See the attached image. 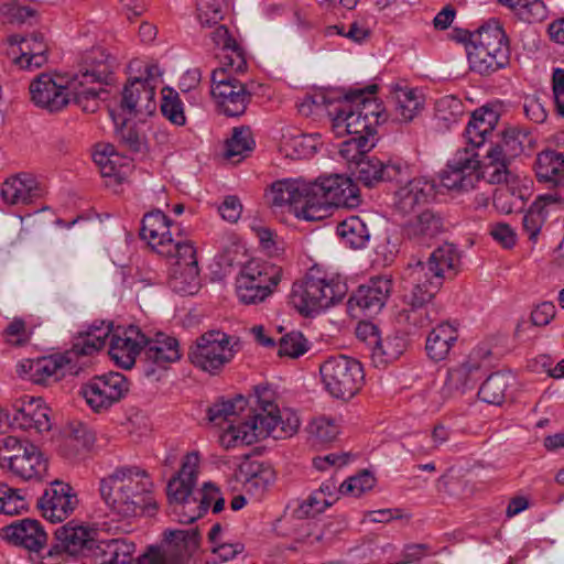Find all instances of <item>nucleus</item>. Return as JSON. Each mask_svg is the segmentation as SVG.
Returning <instances> with one entry per match:
<instances>
[{
	"label": "nucleus",
	"mask_w": 564,
	"mask_h": 564,
	"mask_svg": "<svg viewBox=\"0 0 564 564\" xmlns=\"http://www.w3.org/2000/svg\"><path fill=\"white\" fill-rule=\"evenodd\" d=\"M333 505V500L322 497L321 492H312L307 498L297 500L292 507V516L296 519L313 518Z\"/></svg>",
	"instance_id": "nucleus-58"
},
{
	"label": "nucleus",
	"mask_w": 564,
	"mask_h": 564,
	"mask_svg": "<svg viewBox=\"0 0 564 564\" xmlns=\"http://www.w3.org/2000/svg\"><path fill=\"white\" fill-rule=\"evenodd\" d=\"M325 390L336 399L349 400L361 389L365 380L362 365L350 357H329L319 367Z\"/></svg>",
	"instance_id": "nucleus-8"
},
{
	"label": "nucleus",
	"mask_w": 564,
	"mask_h": 564,
	"mask_svg": "<svg viewBox=\"0 0 564 564\" xmlns=\"http://www.w3.org/2000/svg\"><path fill=\"white\" fill-rule=\"evenodd\" d=\"M154 97V85L142 77H134L129 79L123 87L120 109L129 117L151 115L156 108Z\"/></svg>",
	"instance_id": "nucleus-26"
},
{
	"label": "nucleus",
	"mask_w": 564,
	"mask_h": 564,
	"mask_svg": "<svg viewBox=\"0 0 564 564\" xmlns=\"http://www.w3.org/2000/svg\"><path fill=\"white\" fill-rule=\"evenodd\" d=\"M481 163L474 148L458 149L441 173V184L447 189L467 192L480 177Z\"/></svg>",
	"instance_id": "nucleus-18"
},
{
	"label": "nucleus",
	"mask_w": 564,
	"mask_h": 564,
	"mask_svg": "<svg viewBox=\"0 0 564 564\" xmlns=\"http://www.w3.org/2000/svg\"><path fill=\"white\" fill-rule=\"evenodd\" d=\"M169 283L174 292L181 295H193L200 288L199 268L172 267Z\"/></svg>",
	"instance_id": "nucleus-51"
},
{
	"label": "nucleus",
	"mask_w": 564,
	"mask_h": 564,
	"mask_svg": "<svg viewBox=\"0 0 564 564\" xmlns=\"http://www.w3.org/2000/svg\"><path fill=\"white\" fill-rule=\"evenodd\" d=\"M161 112L162 115L175 126H184L186 117L184 113L183 101L177 91L170 87L162 90Z\"/></svg>",
	"instance_id": "nucleus-57"
},
{
	"label": "nucleus",
	"mask_w": 564,
	"mask_h": 564,
	"mask_svg": "<svg viewBox=\"0 0 564 564\" xmlns=\"http://www.w3.org/2000/svg\"><path fill=\"white\" fill-rule=\"evenodd\" d=\"M73 78L42 73L29 86L32 102L51 113L63 110L70 101V90L76 89Z\"/></svg>",
	"instance_id": "nucleus-14"
},
{
	"label": "nucleus",
	"mask_w": 564,
	"mask_h": 564,
	"mask_svg": "<svg viewBox=\"0 0 564 564\" xmlns=\"http://www.w3.org/2000/svg\"><path fill=\"white\" fill-rule=\"evenodd\" d=\"M3 540L39 555L47 544V533L39 520L25 518L15 520L0 530Z\"/></svg>",
	"instance_id": "nucleus-25"
},
{
	"label": "nucleus",
	"mask_w": 564,
	"mask_h": 564,
	"mask_svg": "<svg viewBox=\"0 0 564 564\" xmlns=\"http://www.w3.org/2000/svg\"><path fill=\"white\" fill-rule=\"evenodd\" d=\"M355 333L359 340L371 348V361L377 368H384L401 354V349H390V339H382L379 326L372 323L371 319H360Z\"/></svg>",
	"instance_id": "nucleus-29"
},
{
	"label": "nucleus",
	"mask_w": 564,
	"mask_h": 564,
	"mask_svg": "<svg viewBox=\"0 0 564 564\" xmlns=\"http://www.w3.org/2000/svg\"><path fill=\"white\" fill-rule=\"evenodd\" d=\"M238 350V338L220 330H209L195 340L187 356L195 367L216 375L234 359Z\"/></svg>",
	"instance_id": "nucleus-6"
},
{
	"label": "nucleus",
	"mask_w": 564,
	"mask_h": 564,
	"mask_svg": "<svg viewBox=\"0 0 564 564\" xmlns=\"http://www.w3.org/2000/svg\"><path fill=\"white\" fill-rule=\"evenodd\" d=\"M135 545L122 539L98 541L93 549V564H140L133 563Z\"/></svg>",
	"instance_id": "nucleus-34"
},
{
	"label": "nucleus",
	"mask_w": 564,
	"mask_h": 564,
	"mask_svg": "<svg viewBox=\"0 0 564 564\" xmlns=\"http://www.w3.org/2000/svg\"><path fill=\"white\" fill-rule=\"evenodd\" d=\"M457 321H442L430 332L425 349L432 360L440 361L448 355L453 344L458 338Z\"/></svg>",
	"instance_id": "nucleus-37"
},
{
	"label": "nucleus",
	"mask_w": 564,
	"mask_h": 564,
	"mask_svg": "<svg viewBox=\"0 0 564 564\" xmlns=\"http://www.w3.org/2000/svg\"><path fill=\"white\" fill-rule=\"evenodd\" d=\"M228 10V0H198L197 19L202 28H214Z\"/></svg>",
	"instance_id": "nucleus-54"
},
{
	"label": "nucleus",
	"mask_w": 564,
	"mask_h": 564,
	"mask_svg": "<svg viewBox=\"0 0 564 564\" xmlns=\"http://www.w3.org/2000/svg\"><path fill=\"white\" fill-rule=\"evenodd\" d=\"M534 171L540 183L551 186H564V154L545 150L538 154Z\"/></svg>",
	"instance_id": "nucleus-41"
},
{
	"label": "nucleus",
	"mask_w": 564,
	"mask_h": 564,
	"mask_svg": "<svg viewBox=\"0 0 564 564\" xmlns=\"http://www.w3.org/2000/svg\"><path fill=\"white\" fill-rule=\"evenodd\" d=\"M310 192L335 207H355L360 202L358 186L343 174L319 176L310 182Z\"/></svg>",
	"instance_id": "nucleus-22"
},
{
	"label": "nucleus",
	"mask_w": 564,
	"mask_h": 564,
	"mask_svg": "<svg viewBox=\"0 0 564 564\" xmlns=\"http://www.w3.org/2000/svg\"><path fill=\"white\" fill-rule=\"evenodd\" d=\"M252 400V415H248L250 420L232 425L223 437V445H250L265 437L285 440L297 433L301 424L299 415L291 409L281 410L275 402V392L271 388L256 387Z\"/></svg>",
	"instance_id": "nucleus-1"
},
{
	"label": "nucleus",
	"mask_w": 564,
	"mask_h": 564,
	"mask_svg": "<svg viewBox=\"0 0 564 564\" xmlns=\"http://www.w3.org/2000/svg\"><path fill=\"white\" fill-rule=\"evenodd\" d=\"M28 501L20 489H13L6 484L0 485V513L20 514L28 510Z\"/></svg>",
	"instance_id": "nucleus-60"
},
{
	"label": "nucleus",
	"mask_w": 564,
	"mask_h": 564,
	"mask_svg": "<svg viewBox=\"0 0 564 564\" xmlns=\"http://www.w3.org/2000/svg\"><path fill=\"white\" fill-rule=\"evenodd\" d=\"M147 345V333L139 326L129 325L127 327L112 326V333L109 338V355L111 359L123 369H131L139 355H143V348Z\"/></svg>",
	"instance_id": "nucleus-21"
},
{
	"label": "nucleus",
	"mask_w": 564,
	"mask_h": 564,
	"mask_svg": "<svg viewBox=\"0 0 564 564\" xmlns=\"http://www.w3.org/2000/svg\"><path fill=\"white\" fill-rule=\"evenodd\" d=\"M330 207L332 205L324 202V198L315 197L310 192L295 209V215L308 221L322 220L328 216Z\"/></svg>",
	"instance_id": "nucleus-59"
},
{
	"label": "nucleus",
	"mask_w": 564,
	"mask_h": 564,
	"mask_svg": "<svg viewBox=\"0 0 564 564\" xmlns=\"http://www.w3.org/2000/svg\"><path fill=\"white\" fill-rule=\"evenodd\" d=\"M153 487L149 474L138 466L117 467L99 482L102 500L121 519L152 516L158 510Z\"/></svg>",
	"instance_id": "nucleus-3"
},
{
	"label": "nucleus",
	"mask_w": 564,
	"mask_h": 564,
	"mask_svg": "<svg viewBox=\"0 0 564 564\" xmlns=\"http://www.w3.org/2000/svg\"><path fill=\"white\" fill-rule=\"evenodd\" d=\"M478 364L465 362L458 367L452 368L447 372V378L440 390L441 401H436V409L444 402L456 399L473 390L478 381Z\"/></svg>",
	"instance_id": "nucleus-31"
},
{
	"label": "nucleus",
	"mask_w": 564,
	"mask_h": 564,
	"mask_svg": "<svg viewBox=\"0 0 564 564\" xmlns=\"http://www.w3.org/2000/svg\"><path fill=\"white\" fill-rule=\"evenodd\" d=\"M401 230L406 239L427 245L446 230L445 218L441 212L426 208L404 221Z\"/></svg>",
	"instance_id": "nucleus-27"
},
{
	"label": "nucleus",
	"mask_w": 564,
	"mask_h": 564,
	"mask_svg": "<svg viewBox=\"0 0 564 564\" xmlns=\"http://www.w3.org/2000/svg\"><path fill=\"white\" fill-rule=\"evenodd\" d=\"M239 473L243 477L246 491L257 498L263 495L273 478L272 470L257 462L241 464Z\"/></svg>",
	"instance_id": "nucleus-43"
},
{
	"label": "nucleus",
	"mask_w": 564,
	"mask_h": 564,
	"mask_svg": "<svg viewBox=\"0 0 564 564\" xmlns=\"http://www.w3.org/2000/svg\"><path fill=\"white\" fill-rule=\"evenodd\" d=\"M558 197L553 194H544L536 197L522 218L523 230L529 240L535 241L547 217V206L556 203Z\"/></svg>",
	"instance_id": "nucleus-42"
},
{
	"label": "nucleus",
	"mask_w": 564,
	"mask_h": 564,
	"mask_svg": "<svg viewBox=\"0 0 564 564\" xmlns=\"http://www.w3.org/2000/svg\"><path fill=\"white\" fill-rule=\"evenodd\" d=\"M377 90L378 85L376 84L368 85L365 88L354 89V91H361V96L354 98V100H349V105H352V108L356 111L378 127L380 122H384L387 120V115L382 105L372 97ZM350 91H352V89Z\"/></svg>",
	"instance_id": "nucleus-45"
},
{
	"label": "nucleus",
	"mask_w": 564,
	"mask_h": 564,
	"mask_svg": "<svg viewBox=\"0 0 564 564\" xmlns=\"http://www.w3.org/2000/svg\"><path fill=\"white\" fill-rule=\"evenodd\" d=\"M282 275V269L278 265L250 261L241 270L237 279V295L245 304L262 302L275 288Z\"/></svg>",
	"instance_id": "nucleus-9"
},
{
	"label": "nucleus",
	"mask_w": 564,
	"mask_h": 564,
	"mask_svg": "<svg viewBox=\"0 0 564 564\" xmlns=\"http://www.w3.org/2000/svg\"><path fill=\"white\" fill-rule=\"evenodd\" d=\"M500 113L489 106H484L476 109L470 117V120L465 129V137L471 148L476 149L482 145L489 135L492 134Z\"/></svg>",
	"instance_id": "nucleus-35"
},
{
	"label": "nucleus",
	"mask_w": 564,
	"mask_h": 564,
	"mask_svg": "<svg viewBox=\"0 0 564 564\" xmlns=\"http://www.w3.org/2000/svg\"><path fill=\"white\" fill-rule=\"evenodd\" d=\"M112 333V323L106 319H99L94 322L77 334L72 345V348L67 352H72V359L79 362V357L91 356L105 347L107 339L110 338Z\"/></svg>",
	"instance_id": "nucleus-30"
},
{
	"label": "nucleus",
	"mask_w": 564,
	"mask_h": 564,
	"mask_svg": "<svg viewBox=\"0 0 564 564\" xmlns=\"http://www.w3.org/2000/svg\"><path fill=\"white\" fill-rule=\"evenodd\" d=\"M216 29L210 33L215 46L220 47L226 54L224 56V67L234 69L236 74H242L247 70V61L245 52L236 40L229 33L224 24L215 25Z\"/></svg>",
	"instance_id": "nucleus-40"
},
{
	"label": "nucleus",
	"mask_w": 564,
	"mask_h": 564,
	"mask_svg": "<svg viewBox=\"0 0 564 564\" xmlns=\"http://www.w3.org/2000/svg\"><path fill=\"white\" fill-rule=\"evenodd\" d=\"M310 193V182L303 178L280 180L271 185L265 195L268 203L273 207H289L295 213L303 198Z\"/></svg>",
	"instance_id": "nucleus-32"
},
{
	"label": "nucleus",
	"mask_w": 564,
	"mask_h": 564,
	"mask_svg": "<svg viewBox=\"0 0 564 564\" xmlns=\"http://www.w3.org/2000/svg\"><path fill=\"white\" fill-rule=\"evenodd\" d=\"M394 195V209L401 215L412 214L417 206L429 203L436 196V184L433 180L415 177L405 180Z\"/></svg>",
	"instance_id": "nucleus-28"
},
{
	"label": "nucleus",
	"mask_w": 564,
	"mask_h": 564,
	"mask_svg": "<svg viewBox=\"0 0 564 564\" xmlns=\"http://www.w3.org/2000/svg\"><path fill=\"white\" fill-rule=\"evenodd\" d=\"M337 235L352 249H361L370 238L367 224L359 216H350L337 225Z\"/></svg>",
	"instance_id": "nucleus-49"
},
{
	"label": "nucleus",
	"mask_w": 564,
	"mask_h": 564,
	"mask_svg": "<svg viewBox=\"0 0 564 564\" xmlns=\"http://www.w3.org/2000/svg\"><path fill=\"white\" fill-rule=\"evenodd\" d=\"M308 438L314 445H324L333 442L338 433V426L333 419L326 416L315 417L307 425Z\"/></svg>",
	"instance_id": "nucleus-56"
},
{
	"label": "nucleus",
	"mask_w": 564,
	"mask_h": 564,
	"mask_svg": "<svg viewBox=\"0 0 564 564\" xmlns=\"http://www.w3.org/2000/svg\"><path fill=\"white\" fill-rule=\"evenodd\" d=\"M90 57L91 68L86 69L80 75H75L73 82L76 83V89L70 90L73 101L82 108L84 112L94 113L99 108L100 94L104 89L86 87L88 83H101L112 74L113 59L106 55L104 51H94Z\"/></svg>",
	"instance_id": "nucleus-10"
},
{
	"label": "nucleus",
	"mask_w": 564,
	"mask_h": 564,
	"mask_svg": "<svg viewBox=\"0 0 564 564\" xmlns=\"http://www.w3.org/2000/svg\"><path fill=\"white\" fill-rule=\"evenodd\" d=\"M181 357L180 343L175 337L163 332H156L153 336L147 333V345H144L142 356L147 377L155 373V367L166 369L171 364L178 361Z\"/></svg>",
	"instance_id": "nucleus-24"
},
{
	"label": "nucleus",
	"mask_w": 564,
	"mask_h": 564,
	"mask_svg": "<svg viewBox=\"0 0 564 564\" xmlns=\"http://www.w3.org/2000/svg\"><path fill=\"white\" fill-rule=\"evenodd\" d=\"M47 45L42 33H32L28 36L25 46H21V54L13 58V63L23 69L42 67L46 61Z\"/></svg>",
	"instance_id": "nucleus-44"
},
{
	"label": "nucleus",
	"mask_w": 564,
	"mask_h": 564,
	"mask_svg": "<svg viewBox=\"0 0 564 564\" xmlns=\"http://www.w3.org/2000/svg\"><path fill=\"white\" fill-rule=\"evenodd\" d=\"M308 350V341L301 332L292 330L279 340V356L299 358Z\"/></svg>",
	"instance_id": "nucleus-62"
},
{
	"label": "nucleus",
	"mask_w": 564,
	"mask_h": 564,
	"mask_svg": "<svg viewBox=\"0 0 564 564\" xmlns=\"http://www.w3.org/2000/svg\"><path fill=\"white\" fill-rule=\"evenodd\" d=\"M40 398L22 395L17 398L12 402V413H11V425L14 427H19L23 430L25 427L26 421H30L31 415L37 406Z\"/></svg>",
	"instance_id": "nucleus-64"
},
{
	"label": "nucleus",
	"mask_w": 564,
	"mask_h": 564,
	"mask_svg": "<svg viewBox=\"0 0 564 564\" xmlns=\"http://www.w3.org/2000/svg\"><path fill=\"white\" fill-rule=\"evenodd\" d=\"M128 391V379L115 371L94 376L80 388V394L95 412L107 411L124 398Z\"/></svg>",
	"instance_id": "nucleus-13"
},
{
	"label": "nucleus",
	"mask_w": 564,
	"mask_h": 564,
	"mask_svg": "<svg viewBox=\"0 0 564 564\" xmlns=\"http://www.w3.org/2000/svg\"><path fill=\"white\" fill-rule=\"evenodd\" d=\"M460 263V252L456 246L445 242L430 254L426 262L417 261L411 265V276L417 282L406 296L412 311L427 305L440 290L446 273L454 276Z\"/></svg>",
	"instance_id": "nucleus-5"
},
{
	"label": "nucleus",
	"mask_w": 564,
	"mask_h": 564,
	"mask_svg": "<svg viewBox=\"0 0 564 564\" xmlns=\"http://www.w3.org/2000/svg\"><path fill=\"white\" fill-rule=\"evenodd\" d=\"M248 403L249 401L242 395H237L232 400L216 402L208 408L207 417L209 422L224 430L220 436L221 441L232 425H239L243 422L240 415Z\"/></svg>",
	"instance_id": "nucleus-38"
},
{
	"label": "nucleus",
	"mask_w": 564,
	"mask_h": 564,
	"mask_svg": "<svg viewBox=\"0 0 564 564\" xmlns=\"http://www.w3.org/2000/svg\"><path fill=\"white\" fill-rule=\"evenodd\" d=\"M97 542L86 528L72 525L69 522L55 530L54 542L46 554L42 556V564H55L54 560H64L66 556L79 554L91 557Z\"/></svg>",
	"instance_id": "nucleus-16"
},
{
	"label": "nucleus",
	"mask_w": 564,
	"mask_h": 564,
	"mask_svg": "<svg viewBox=\"0 0 564 564\" xmlns=\"http://www.w3.org/2000/svg\"><path fill=\"white\" fill-rule=\"evenodd\" d=\"M171 220L161 210L147 213L142 218L140 238L156 252L161 245L170 242L173 238L170 231Z\"/></svg>",
	"instance_id": "nucleus-39"
},
{
	"label": "nucleus",
	"mask_w": 564,
	"mask_h": 564,
	"mask_svg": "<svg viewBox=\"0 0 564 564\" xmlns=\"http://www.w3.org/2000/svg\"><path fill=\"white\" fill-rule=\"evenodd\" d=\"M361 96V91H348L338 95L336 104L329 109V119L333 130L337 135L369 137L373 139V145L378 141L377 126L368 121L349 105V100Z\"/></svg>",
	"instance_id": "nucleus-15"
},
{
	"label": "nucleus",
	"mask_w": 564,
	"mask_h": 564,
	"mask_svg": "<svg viewBox=\"0 0 564 564\" xmlns=\"http://www.w3.org/2000/svg\"><path fill=\"white\" fill-rule=\"evenodd\" d=\"M469 68L480 75H490L503 68L488 51L470 42L467 45Z\"/></svg>",
	"instance_id": "nucleus-53"
},
{
	"label": "nucleus",
	"mask_w": 564,
	"mask_h": 564,
	"mask_svg": "<svg viewBox=\"0 0 564 564\" xmlns=\"http://www.w3.org/2000/svg\"><path fill=\"white\" fill-rule=\"evenodd\" d=\"M373 139L369 137H349L339 147V156L349 164L357 165V161L367 155L373 148Z\"/></svg>",
	"instance_id": "nucleus-55"
},
{
	"label": "nucleus",
	"mask_w": 564,
	"mask_h": 564,
	"mask_svg": "<svg viewBox=\"0 0 564 564\" xmlns=\"http://www.w3.org/2000/svg\"><path fill=\"white\" fill-rule=\"evenodd\" d=\"M513 380L512 375L508 372L491 373L480 386L478 397L486 403L500 405L506 400Z\"/></svg>",
	"instance_id": "nucleus-47"
},
{
	"label": "nucleus",
	"mask_w": 564,
	"mask_h": 564,
	"mask_svg": "<svg viewBox=\"0 0 564 564\" xmlns=\"http://www.w3.org/2000/svg\"><path fill=\"white\" fill-rule=\"evenodd\" d=\"M337 99L338 95H334L333 93H315L305 96L297 105V109L299 112L306 117L311 116L315 110L325 109L329 117V109L333 108V104L337 102Z\"/></svg>",
	"instance_id": "nucleus-63"
},
{
	"label": "nucleus",
	"mask_w": 564,
	"mask_h": 564,
	"mask_svg": "<svg viewBox=\"0 0 564 564\" xmlns=\"http://www.w3.org/2000/svg\"><path fill=\"white\" fill-rule=\"evenodd\" d=\"M116 135L120 145L128 152L139 153L145 148V135L137 126H127L126 119L122 120L121 127L117 128Z\"/></svg>",
	"instance_id": "nucleus-61"
},
{
	"label": "nucleus",
	"mask_w": 564,
	"mask_h": 564,
	"mask_svg": "<svg viewBox=\"0 0 564 564\" xmlns=\"http://www.w3.org/2000/svg\"><path fill=\"white\" fill-rule=\"evenodd\" d=\"M72 352L53 354L36 359H24L17 365L21 378L35 384H50L67 375H77L82 369L79 362L72 359Z\"/></svg>",
	"instance_id": "nucleus-12"
},
{
	"label": "nucleus",
	"mask_w": 564,
	"mask_h": 564,
	"mask_svg": "<svg viewBox=\"0 0 564 564\" xmlns=\"http://www.w3.org/2000/svg\"><path fill=\"white\" fill-rule=\"evenodd\" d=\"M197 535L193 529L167 531L160 546H150L140 556V564H178L197 546Z\"/></svg>",
	"instance_id": "nucleus-17"
},
{
	"label": "nucleus",
	"mask_w": 564,
	"mask_h": 564,
	"mask_svg": "<svg viewBox=\"0 0 564 564\" xmlns=\"http://www.w3.org/2000/svg\"><path fill=\"white\" fill-rule=\"evenodd\" d=\"M35 182L32 178L15 176L7 180L1 187L3 200L10 205L30 204L36 196Z\"/></svg>",
	"instance_id": "nucleus-50"
},
{
	"label": "nucleus",
	"mask_w": 564,
	"mask_h": 564,
	"mask_svg": "<svg viewBox=\"0 0 564 564\" xmlns=\"http://www.w3.org/2000/svg\"><path fill=\"white\" fill-rule=\"evenodd\" d=\"M229 67H220L212 73L210 95L220 112L227 117H239L246 112L251 93L246 84L234 76Z\"/></svg>",
	"instance_id": "nucleus-11"
},
{
	"label": "nucleus",
	"mask_w": 564,
	"mask_h": 564,
	"mask_svg": "<svg viewBox=\"0 0 564 564\" xmlns=\"http://www.w3.org/2000/svg\"><path fill=\"white\" fill-rule=\"evenodd\" d=\"M532 137L528 130L510 127L501 132V141L487 151L482 174L489 183H508L511 175L508 170L509 160L521 155L527 147L532 144Z\"/></svg>",
	"instance_id": "nucleus-7"
},
{
	"label": "nucleus",
	"mask_w": 564,
	"mask_h": 564,
	"mask_svg": "<svg viewBox=\"0 0 564 564\" xmlns=\"http://www.w3.org/2000/svg\"><path fill=\"white\" fill-rule=\"evenodd\" d=\"M256 145L251 129L247 126L232 129L231 138L226 141V156L238 158V162L253 151Z\"/></svg>",
	"instance_id": "nucleus-52"
},
{
	"label": "nucleus",
	"mask_w": 564,
	"mask_h": 564,
	"mask_svg": "<svg viewBox=\"0 0 564 564\" xmlns=\"http://www.w3.org/2000/svg\"><path fill=\"white\" fill-rule=\"evenodd\" d=\"M478 47L488 51L496 61L505 68L510 61V48L508 37L498 23L481 26L477 37L471 41Z\"/></svg>",
	"instance_id": "nucleus-36"
},
{
	"label": "nucleus",
	"mask_w": 564,
	"mask_h": 564,
	"mask_svg": "<svg viewBox=\"0 0 564 564\" xmlns=\"http://www.w3.org/2000/svg\"><path fill=\"white\" fill-rule=\"evenodd\" d=\"M77 506L78 498L74 488L61 480L52 481L36 501L42 517L52 523L66 520Z\"/></svg>",
	"instance_id": "nucleus-20"
},
{
	"label": "nucleus",
	"mask_w": 564,
	"mask_h": 564,
	"mask_svg": "<svg viewBox=\"0 0 564 564\" xmlns=\"http://www.w3.org/2000/svg\"><path fill=\"white\" fill-rule=\"evenodd\" d=\"M347 292L346 282L328 280L317 265H313L303 278L293 282L288 304L304 317L318 315L340 303Z\"/></svg>",
	"instance_id": "nucleus-4"
},
{
	"label": "nucleus",
	"mask_w": 564,
	"mask_h": 564,
	"mask_svg": "<svg viewBox=\"0 0 564 564\" xmlns=\"http://www.w3.org/2000/svg\"><path fill=\"white\" fill-rule=\"evenodd\" d=\"M94 161L104 177H115L118 183L126 180L132 166V159L117 152L98 151L94 154Z\"/></svg>",
	"instance_id": "nucleus-46"
},
{
	"label": "nucleus",
	"mask_w": 564,
	"mask_h": 564,
	"mask_svg": "<svg viewBox=\"0 0 564 564\" xmlns=\"http://www.w3.org/2000/svg\"><path fill=\"white\" fill-rule=\"evenodd\" d=\"M199 456L196 452L184 456L180 471L166 486L169 513L180 523L189 524L204 517L212 507L213 513L224 510L225 498L213 482H205L194 494L197 485Z\"/></svg>",
	"instance_id": "nucleus-2"
},
{
	"label": "nucleus",
	"mask_w": 564,
	"mask_h": 564,
	"mask_svg": "<svg viewBox=\"0 0 564 564\" xmlns=\"http://www.w3.org/2000/svg\"><path fill=\"white\" fill-rule=\"evenodd\" d=\"M351 174L367 187H373L380 182L402 183L409 178V167L401 162L383 163L375 156L361 158L355 167L350 166Z\"/></svg>",
	"instance_id": "nucleus-23"
},
{
	"label": "nucleus",
	"mask_w": 564,
	"mask_h": 564,
	"mask_svg": "<svg viewBox=\"0 0 564 564\" xmlns=\"http://www.w3.org/2000/svg\"><path fill=\"white\" fill-rule=\"evenodd\" d=\"M22 455H8L1 459L7 462L9 470L23 480L40 479L46 473L47 463L37 446H30Z\"/></svg>",
	"instance_id": "nucleus-33"
},
{
	"label": "nucleus",
	"mask_w": 564,
	"mask_h": 564,
	"mask_svg": "<svg viewBox=\"0 0 564 564\" xmlns=\"http://www.w3.org/2000/svg\"><path fill=\"white\" fill-rule=\"evenodd\" d=\"M158 254L173 259V267H198L197 250L189 240L172 239L170 242L161 245Z\"/></svg>",
	"instance_id": "nucleus-48"
},
{
	"label": "nucleus",
	"mask_w": 564,
	"mask_h": 564,
	"mask_svg": "<svg viewBox=\"0 0 564 564\" xmlns=\"http://www.w3.org/2000/svg\"><path fill=\"white\" fill-rule=\"evenodd\" d=\"M392 290V281L384 276L371 278L367 284L359 285L346 302L350 317L359 314L377 315L386 305Z\"/></svg>",
	"instance_id": "nucleus-19"
}]
</instances>
